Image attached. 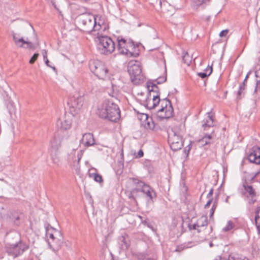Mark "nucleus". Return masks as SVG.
I'll return each instance as SVG.
<instances>
[{
  "instance_id": "f257e3e1",
  "label": "nucleus",
  "mask_w": 260,
  "mask_h": 260,
  "mask_svg": "<svg viewBox=\"0 0 260 260\" xmlns=\"http://www.w3.org/2000/svg\"><path fill=\"white\" fill-rule=\"evenodd\" d=\"M97 114L103 119L116 122L120 117V111L118 105L111 99L104 101L98 108Z\"/></svg>"
},
{
  "instance_id": "f03ea898",
  "label": "nucleus",
  "mask_w": 260,
  "mask_h": 260,
  "mask_svg": "<svg viewBox=\"0 0 260 260\" xmlns=\"http://www.w3.org/2000/svg\"><path fill=\"white\" fill-rule=\"evenodd\" d=\"M99 18L98 16L95 17L90 14H83L78 18V25L82 31L87 33L100 30L102 25L100 22H98Z\"/></svg>"
},
{
  "instance_id": "7ed1b4c3",
  "label": "nucleus",
  "mask_w": 260,
  "mask_h": 260,
  "mask_svg": "<svg viewBox=\"0 0 260 260\" xmlns=\"http://www.w3.org/2000/svg\"><path fill=\"white\" fill-rule=\"evenodd\" d=\"M208 116L202 121V128L204 136L199 140L202 146L211 144L215 137L213 128V119L208 113Z\"/></svg>"
},
{
  "instance_id": "20e7f679",
  "label": "nucleus",
  "mask_w": 260,
  "mask_h": 260,
  "mask_svg": "<svg viewBox=\"0 0 260 260\" xmlns=\"http://www.w3.org/2000/svg\"><path fill=\"white\" fill-rule=\"evenodd\" d=\"M62 139L63 137L58 132L50 141L48 153L51 156L52 162L55 164H57L60 161L59 149L61 147Z\"/></svg>"
},
{
  "instance_id": "39448f33",
  "label": "nucleus",
  "mask_w": 260,
  "mask_h": 260,
  "mask_svg": "<svg viewBox=\"0 0 260 260\" xmlns=\"http://www.w3.org/2000/svg\"><path fill=\"white\" fill-rule=\"evenodd\" d=\"M117 41L118 43L117 48L121 54L129 57L136 56V55L138 54L135 52V50L137 47L131 40H126L122 37H118Z\"/></svg>"
},
{
  "instance_id": "423d86ee",
  "label": "nucleus",
  "mask_w": 260,
  "mask_h": 260,
  "mask_svg": "<svg viewBox=\"0 0 260 260\" xmlns=\"http://www.w3.org/2000/svg\"><path fill=\"white\" fill-rule=\"evenodd\" d=\"M128 72L131 81L134 84H139L143 80L144 77L142 71V66L139 61L132 60L129 62Z\"/></svg>"
},
{
  "instance_id": "0eeeda50",
  "label": "nucleus",
  "mask_w": 260,
  "mask_h": 260,
  "mask_svg": "<svg viewBox=\"0 0 260 260\" xmlns=\"http://www.w3.org/2000/svg\"><path fill=\"white\" fill-rule=\"evenodd\" d=\"M96 39V41L98 43V48L101 53L109 54L114 51L115 44L110 37L100 35L98 32Z\"/></svg>"
},
{
  "instance_id": "6e6552de",
  "label": "nucleus",
  "mask_w": 260,
  "mask_h": 260,
  "mask_svg": "<svg viewBox=\"0 0 260 260\" xmlns=\"http://www.w3.org/2000/svg\"><path fill=\"white\" fill-rule=\"evenodd\" d=\"M46 235L49 237L48 244L50 248L54 251H58L63 244V236L61 232L54 229L48 230Z\"/></svg>"
},
{
  "instance_id": "1a4fd4ad",
  "label": "nucleus",
  "mask_w": 260,
  "mask_h": 260,
  "mask_svg": "<svg viewBox=\"0 0 260 260\" xmlns=\"http://www.w3.org/2000/svg\"><path fill=\"white\" fill-rule=\"evenodd\" d=\"M29 246L21 240L15 244H7L6 247V251L9 255L16 257L22 254L28 250Z\"/></svg>"
},
{
  "instance_id": "9d476101",
  "label": "nucleus",
  "mask_w": 260,
  "mask_h": 260,
  "mask_svg": "<svg viewBox=\"0 0 260 260\" xmlns=\"http://www.w3.org/2000/svg\"><path fill=\"white\" fill-rule=\"evenodd\" d=\"M148 90L149 91L148 99L146 100V106L149 109L154 108L161 101L159 95L157 93L158 87L156 85L151 84L148 85Z\"/></svg>"
},
{
  "instance_id": "9b49d317",
  "label": "nucleus",
  "mask_w": 260,
  "mask_h": 260,
  "mask_svg": "<svg viewBox=\"0 0 260 260\" xmlns=\"http://www.w3.org/2000/svg\"><path fill=\"white\" fill-rule=\"evenodd\" d=\"M84 98L83 95H74L70 101V109L73 115H76L82 112L85 108Z\"/></svg>"
},
{
  "instance_id": "f8f14e48",
  "label": "nucleus",
  "mask_w": 260,
  "mask_h": 260,
  "mask_svg": "<svg viewBox=\"0 0 260 260\" xmlns=\"http://www.w3.org/2000/svg\"><path fill=\"white\" fill-rule=\"evenodd\" d=\"M161 108L158 110L157 115L161 119H167L173 115V109L171 102L164 99L161 100Z\"/></svg>"
},
{
  "instance_id": "ddd939ff",
  "label": "nucleus",
  "mask_w": 260,
  "mask_h": 260,
  "mask_svg": "<svg viewBox=\"0 0 260 260\" xmlns=\"http://www.w3.org/2000/svg\"><path fill=\"white\" fill-rule=\"evenodd\" d=\"M89 68L91 71L99 78L104 79L107 77L108 69L102 62L96 61L91 62Z\"/></svg>"
},
{
  "instance_id": "4468645a",
  "label": "nucleus",
  "mask_w": 260,
  "mask_h": 260,
  "mask_svg": "<svg viewBox=\"0 0 260 260\" xmlns=\"http://www.w3.org/2000/svg\"><path fill=\"white\" fill-rule=\"evenodd\" d=\"M168 142L171 149L173 151L179 150L183 146V141L181 136L173 131L169 133Z\"/></svg>"
},
{
  "instance_id": "2eb2a0df",
  "label": "nucleus",
  "mask_w": 260,
  "mask_h": 260,
  "mask_svg": "<svg viewBox=\"0 0 260 260\" xmlns=\"http://www.w3.org/2000/svg\"><path fill=\"white\" fill-rule=\"evenodd\" d=\"M84 153V150H81L78 152L73 151L68 155V161L72 164L77 173L80 171V160Z\"/></svg>"
},
{
  "instance_id": "dca6fc26",
  "label": "nucleus",
  "mask_w": 260,
  "mask_h": 260,
  "mask_svg": "<svg viewBox=\"0 0 260 260\" xmlns=\"http://www.w3.org/2000/svg\"><path fill=\"white\" fill-rule=\"evenodd\" d=\"M72 116L70 114H64L57 121V126L58 132L60 134L61 131H67L70 129L72 124Z\"/></svg>"
},
{
  "instance_id": "f3484780",
  "label": "nucleus",
  "mask_w": 260,
  "mask_h": 260,
  "mask_svg": "<svg viewBox=\"0 0 260 260\" xmlns=\"http://www.w3.org/2000/svg\"><path fill=\"white\" fill-rule=\"evenodd\" d=\"M13 39L15 45L18 47H24L28 49H34L35 46L32 43L25 41L19 34L13 33Z\"/></svg>"
},
{
  "instance_id": "a211bd4d",
  "label": "nucleus",
  "mask_w": 260,
  "mask_h": 260,
  "mask_svg": "<svg viewBox=\"0 0 260 260\" xmlns=\"http://www.w3.org/2000/svg\"><path fill=\"white\" fill-rule=\"evenodd\" d=\"M248 160L256 164H260V148L253 147L248 156Z\"/></svg>"
},
{
  "instance_id": "6ab92c4d",
  "label": "nucleus",
  "mask_w": 260,
  "mask_h": 260,
  "mask_svg": "<svg viewBox=\"0 0 260 260\" xmlns=\"http://www.w3.org/2000/svg\"><path fill=\"white\" fill-rule=\"evenodd\" d=\"M140 120H141V124L143 125L145 128L147 129H153L155 125L151 117H149L146 114H142L140 115Z\"/></svg>"
},
{
  "instance_id": "aec40b11",
  "label": "nucleus",
  "mask_w": 260,
  "mask_h": 260,
  "mask_svg": "<svg viewBox=\"0 0 260 260\" xmlns=\"http://www.w3.org/2000/svg\"><path fill=\"white\" fill-rule=\"evenodd\" d=\"M80 144L85 147L93 146L95 144V140L93 135L91 133L83 134L82 139L80 141Z\"/></svg>"
},
{
  "instance_id": "412c9836",
  "label": "nucleus",
  "mask_w": 260,
  "mask_h": 260,
  "mask_svg": "<svg viewBox=\"0 0 260 260\" xmlns=\"http://www.w3.org/2000/svg\"><path fill=\"white\" fill-rule=\"evenodd\" d=\"M118 243L122 249H127L130 245V240L128 235L124 233L118 237Z\"/></svg>"
},
{
  "instance_id": "4be33fe9",
  "label": "nucleus",
  "mask_w": 260,
  "mask_h": 260,
  "mask_svg": "<svg viewBox=\"0 0 260 260\" xmlns=\"http://www.w3.org/2000/svg\"><path fill=\"white\" fill-rule=\"evenodd\" d=\"M132 180L135 186V187L132 190V193H136L139 191L143 192L144 187L147 185V184H145L144 182L137 179L133 178Z\"/></svg>"
},
{
  "instance_id": "5701e85b",
  "label": "nucleus",
  "mask_w": 260,
  "mask_h": 260,
  "mask_svg": "<svg viewBox=\"0 0 260 260\" xmlns=\"http://www.w3.org/2000/svg\"><path fill=\"white\" fill-rule=\"evenodd\" d=\"M243 186L245 190L244 192V194L248 196L252 199L256 196V191L255 189L251 185L248 184L247 182H244Z\"/></svg>"
},
{
  "instance_id": "b1692460",
  "label": "nucleus",
  "mask_w": 260,
  "mask_h": 260,
  "mask_svg": "<svg viewBox=\"0 0 260 260\" xmlns=\"http://www.w3.org/2000/svg\"><path fill=\"white\" fill-rule=\"evenodd\" d=\"M142 192L146 194V197H147L149 200L152 201H153V199L156 197V192L148 185L144 187Z\"/></svg>"
},
{
  "instance_id": "393cba45",
  "label": "nucleus",
  "mask_w": 260,
  "mask_h": 260,
  "mask_svg": "<svg viewBox=\"0 0 260 260\" xmlns=\"http://www.w3.org/2000/svg\"><path fill=\"white\" fill-rule=\"evenodd\" d=\"M7 108L11 117L12 118H15L16 107L14 105V103L12 101H10L7 105Z\"/></svg>"
},
{
  "instance_id": "a878e982",
  "label": "nucleus",
  "mask_w": 260,
  "mask_h": 260,
  "mask_svg": "<svg viewBox=\"0 0 260 260\" xmlns=\"http://www.w3.org/2000/svg\"><path fill=\"white\" fill-rule=\"evenodd\" d=\"M208 224L207 216H202L197 221V225L198 228H203Z\"/></svg>"
},
{
  "instance_id": "bb28decb",
  "label": "nucleus",
  "mask_w": 260,
  "mask_h": 260,
  "mask_svg": "<svg viewBox=\"0 0 260 260\" xmlns=\"http://www.w3.org/2000/svg\"><path fill=\"white\" fill-rule=\"evenodd\" d=\"M255 222L258 232L260 234V207H258L255 212Z\"/></svg>"
},
{
  "instance_id": "cd10ccee",
  "label": "nucleus",
  "mask_w": 260,
  "mask_h": 260,
  "mask_svg": "<svg viewBox=\"0 0 260 260\" xmlns=\"http://www.w3.org/2000/svg\"><path fill=\"white\" fill-rule=\"evenodd\" d=\"M212 72V66H208L207 68L204 70V72L199 73L198 76L202 78H205V77L209 76Z\"/></svg>"
},
{
  "instance_id": "c85d7f7f",
  "label": "nucleus",
  "mask_w": 260,
  "mask_h": 260,
  "mask_svg": "<svg viewBox=\"0 0 260 260\" xmlns=\"http://www.w3.org/2000/svg\"><path fill=\"white\" fill-rule=\"evenodd\" d=\"M255 76L256 77V86L254 90V92L260 91V69L256 70L255 72Z\"/></svg>"
},
{
  "instance_id": "c756f323",
  "label": "nucleus",
  "mask_w": 260,
  "mask_h": 260,
  "mask_svg": "<svg viewBox=\"0 0 260 260\" xmlns=\"http://www.w3.org/2000/svg\"><path fill=\"white\" fill-rule=\"evenodd\" d=\"M89 176L90 178H93L94 180L97 182L102 183L103 182V179L102 176L96 173H89Z\"/></svg>"
},
{
  "instance_id": "7c9ffc66",
  "label": "nucleus",
  "mask_w": 260,
  "mask_h": 260,
  "mask_svg": "<svg viewBox=\"0 0 260 260\" xmlns=\"http://www.w3.org/2000/svg\"><path fill=\"white\" fill-rule=\"evenodd\" d=\"M234 226H235V225H234V223H233V222L231 220H229L226 226L223 228L222 231L224 232L229 231L231 230L232 229H233L234 228Z\"/></svg>"
},
{
  "instance_id": "2f4dec72",
  "label": "nucleus",
  "mask_w": 260,
  "mask_h": 260,
  "mask_svg": "<svg viewBox=\"0 0 260 260\" xmlns=\"http://www.w3.org/2000/svg\"><path fill=\"white\" fill-rule=\"evenodd\" d=\"M183 60L185 63L189 66L191 62V59L189 54L186 53L183 57Z\"/></svg>"
},
{
  "instance_id": "473e14b6",
  "label": "nucleus",
  "mask_w": 260,
  "mask_h": 260,
  "mask_svg": "<svg viewBox=\"0 0 260 260\" xmlns=\"http://www.w3.org/2000/svg\"><path fill=\"white\" fill-rule=\"evenodd\" d=\"M245 89V84L244 83L242 85H240L239 88L238 92V98L240 99L241 96L243 93V91Z\"/></svg>"
},
{
  "instance_id": "72a5a7b5",
  "label": "nucleus",
  "mask_w": 260,
  "mask_h": 260,
  "mask_svg": "<svg viewBox=\"0 0 260 260\" xmlns=\"http://www.w3.org/2000/svg\"><path fill=\"white\" fill-rule=\"evenodd\" d=\"M216 207L217 205L214 202L213 205H212L211 209L210 210L209 217L210 219L213 218V216Z\"/></svg>"
},
{
  "instance_id": "f704fd0d",
  "label": "nucleus",
  "mask_w": 260,
  "mask_h": 260,
  "mask_svg": "<svg viewBox=\"0 0 260 260\" xmlns=\"http://www.w3.org/2000/svg\"><path fill=\"white\" fill-rule=\"evenodd\" d=\"M39 54L38 53H35L34 55L30 59L29 62L30 64H33L37 59Z\"/></svg>"
},
{
  "instance_id": "c9c22d12",
  "label": "nucleus",
  "mask_w": 260,
  "mask_h": 260,
  "mask_svg": "<svg viewBox=\"0 0 260 260\" xmlns=\"http://www.w3.org/2000/svg\"><path fill=\"white\" fill-rule=\"evenodd\" d=\"M188 228L190 230H197L198 232L200 233L201 231V229H199V228L198 227L197 225V222L196 223L192 224H189L188 225Z\"/></svg>"
},
{
  "instance_id": "e433bc0d",
  "label": "nucleus",
  "mask_w": 260,
  "mask_h": 260,
  "mask_svg": "<svg viewBox=\"0 0 260 260\" xmlns=\"http://www.w3.org/2000/svg\"><path fill=\"white\" fill-rule=\"evenodd\" d=\"M228 32V30H226V29L223 30L220 32L219 36L220 37L225 36L227 35Z\"/></svg>"
},
{
  "instance_id": "4c0bfd02",
  "label": "nucleus",
  "mask_w": 260,
  "mask_h": 260,
  "mask_svg": "<svg viewBox=\"0 0 260 260\" xmlns=\"http://www.w3.org/2000/svg\"><path fill=\"white\" fill-rule=\"evenodd\" d=\"M45 60V64L49 67L50 68H51L53 69V70H55V68L54 67H51L49 64V60L48 59V58H46L45 59H44Z\"/></svg>"
},
{
  "instance_id": "58836bf2",
  "label": "nucleus",
  "mask_w": 260,
  "mask_h": 260,
  "mask_svg": "<svg viewBox=\"0 0 260 260\" xmlns=\"http://www.w3.org/2000/svg\"><path fill=\"white\" fill-rule=\"evenodd\" d=\"M212 202V199H210L205 205V208H208Z\"/></svg>"
},
{
  "instance_id": "ea45409f",
  "label": "nucleus",
  "mask_w": 260,
  "mask_h": 260,
  "mask_svg": "<svg viewBox=\"0 0 260 260\" xmlns=\"http://www.w3.org/2000/svg\"><path fill=\"white\" fill-rule=\"evenodd\" d=\"M144 155V153L142 150H140L138 152L137 157L140 158L142 157Z\"/></svg>"
},
{
  "instance_id": "a19ab883",
  "label": "nucleus",
  "mask_w": 260,
  "mask_h": 260,
  "mask_svg": "<svg viewBox=\"0 0 260 260\" xmlns=\"http://www.w3.org/2000/svg\"><path fill=\"white\" fill-rule=\"evenodd\" d=\"M42 54L43 56L44 59H45L47 58V52L46 50H43L42 51Z\"/></svg>"
},
{
  "instance_id": "79ce46f5",
  "label": "nucleus",
  "mask_w": 260,
  "mask_h": 260,
  "mask_svg": "<svg viewBox=\"0 0 260 260\" xmlns=\"http://www.w3.org/2000/svg\"><path fill=\"white\" fill-rule=\"evenodd\" d=\"M133 217H134L135 218H140V219H142V216H140V215H135V216H133ZM131 217H132V216H130L129 217V218H127V220L128 221V222H131V219H130V218H131Z\"/></svg>"
},
{
  "instance_id": "37998d69",
  "label": "nucleus",
  "mask_w": 260,
  "mask_h": 260,
  "mask_svg": "<svg viewBox=\"0 0 260 260\" xmlns=\"http://www.w3.org/2000/svg\"><path fill=\"white\" fill-rule=\"evenodd\" d=\"M213 189L212 188L210 189V191L207 194V198H210L213 195Z\"/></svg>"
},
{
  "instance_id": "c03bdc74",
  "label": "nucleus",
  "mask_w": 260,
  "mask_h": 260,
  "mask_svg": "<svg viewBox=\"0 0 260 260\" xmlns=\"http://www.w3.org/2000/svg\"><path fill=\"white\" fill-rule=\"evenodd\" d=\"M256 68H257V70L260 69V55L258 57V63L257 64V66L256 67Z\"/></svg>"
},
{
  "instance_id": "a18cd8bd",
  "label": "nucleus",
  "mask_w": 260,
  "mask_h": 260,
  "mask_svg": "<svg viewBox=\"0 0 260 260\" xmlns=\"http://www.w3.org/2000/svg\"><path fill=\"white\" fill-rule=\"evenodd\" d=\"M183 249L182 246H178L176 249V251H180Z\"/></svg>"
},
{
  "instance_id": "49530a36",
  "label": "nucleus",
  "mask_w": 260,
  "mask_h": 260,
  "mask_svg": "<svg viewBox=\"0 0 260 260\" xmlns=\"http://www.w3.org/2000/svg\"><path fill=\"white\" fill-rule=\"evenodd\" d=\"M187 148H188V149H187V153H188L191 148L190 144L188 145L187 146Z\"/></svg>"
},
{
  "instance_id": "de8ad7c7",
  "label": "nucleus",
  "mask_w": 260,
  "mask_h": 260,
  "mask_svg": "<svg viewBox=\"0 0 260 260\" xmlns=\"http://www.w3.org/2000/svg\"><path fill=\"white\" fill-rule=\"evenodd\" d=\"M247 77H248V76H246V78L245 79V80H244V82H243V83H244V82H246V79H247Z\"/></svg>"
},
{
  "instance_id": "09e8293b",
  "label": "nucleus",
  "mask_w": 260,
  "mask_h": 260,
  "mask_svg": "<svg viewBox=\"0 0 260 260\" xmlns=\"http://www.w3.org/2000/svg\"><path fill=\"white\" fill-rule=\"evenodd\" d=\"M228 197L226 199V202H228Z\"/></svg>"
},
{
  "instance_id": "8fccbe9b",
  "label": "nucleus",
  "mask_w": 260,
  "mask_h": 260,
  "mask_svg": "<svg viewBox=\"0 0 260 260\" xmlns=\"http://www.w3.org/2000/svg\"><path fill=\"white\" fill-rule=\"evenodd\" d=\"M259 182H260V180L259 181Z\"/></svg>"
}]
</instances>
